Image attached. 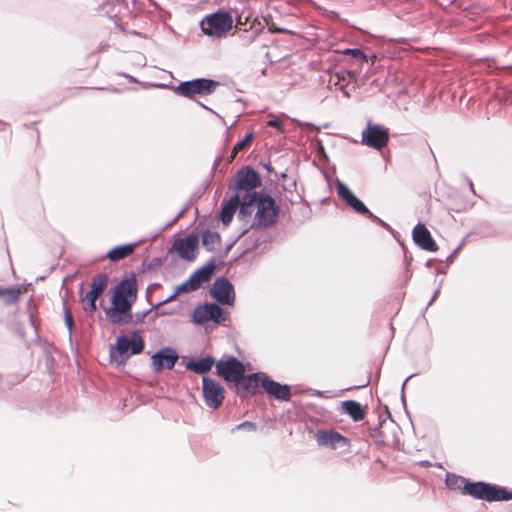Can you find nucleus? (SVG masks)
I'll list each match as a JSON object with an SVG mask.
<instances>
[{
    "label": "nucleus",
    "mask_w": 512,
    "mask_h": 512,
    "mask_svg": "<svg viewBox=\"0 0 512 512\" xmlns=\"http://www.w3.org/2000/svg\"><path fill=\"white\" fill-rule=\"evenodd\" d=\"M256 207L257 211L255 213V226L258 229H265L276 223L279 207L271 195L266 193H258ZM253 226L254 224L244 228L237 236V238L227 247V250H229L235 244V242L243 235H245Z\"/></svg>",
    "instance_id": "nucleus-1"
},
{
    "label": "nucleus",
    "mask_w": 512,
    "mask_h": 512,
    "mask_svg": "<svg viewBox=\"0 0 512 512\" xmlns=\"http://www.w3.org/2000/svg\"><path fill=\"white\" fill-rule=\"evenodd\" d=\"M462 490L464 494L488 502L508 501L512 499V491L483 481L466 482Z\"/></svg>",
    "instance_id": "nucleus-2"
},
{
    "label": "nucleus",
    "mask_w": 512,
    "mask_h": 512,
    "mask_svg": "<svg viewBox=\"0 0 512 512\" xmlns=\"http://www.w3.org/2000/svg\"><path fill=\"white\" fill-rule=\"evenodd\" d=\"M200 27L207 36L220 39L232 29L233 18L229 12L218 10L206 15L200 21Z\"/></svg>",
    "instance_id": "nucleus-3"
},
{
    "label": "nucleus",
    "mask_w": 512,
    "mask_h": 512,
    "mask_svg": "<svg viewBox=\"0 0 512 512\" xmlns=\"http://www.w3.org/2000/svg\"><path fill=\"white\" fill-rule=\"evenodd\" d=\"M219 82L208 78H195L192 80L182 81L173 87V91L177 96L195 100L197 96H209L213 94Z\"/></svg>",
    "instance_id": "nucleus-4"
},
{
    "label": "nucleus",
    "mask_w": 512,
    "mask_h": 512,
    "mask_svg": "<svg viewBox=\"0 0 512 512\" xmlns=\"http://www.w3.org/2000/svg\"><path fill=\"white\" fill-rule=\"evenodd\" d=\"M144 346H145V344H144V340H143L142 336L136 331L132 332L131 337H129L127 335H120L117 337L116 344H115V348H116V351H117L120 359L118 360V357L114 353V350H113L114 348L111 347V349H110L111 360L113 362H116L117 364H123L125 362V360L128 358V355L124 356V354H126V352L129 349L131 350L132 355H136L143 351Z\"/></svg>",
    "instance_id": "nucleus-5"
},
{
    "label": "nucleus",
    "mask_w": 512,
    "mask_h": 512,
    "mask_svg": "<svg viewBox=\"0 0 512 512\" xmlns=\"http://www.w3.org/2000/svg\"><path fill=\"white\" fill-rule=\"evenodd\" d=\"M217 267L215 258H211L204 266L197 269L186 281L177 286V292L198 290L204 283L212 278Z\"/></svg>",
    "instance_id": "nucleus-6"
},
{
    "label": "nucleus",
    "mask_w": 512,
    "mask_h": 512,
    "mask_svg": "<svg viewBox=\"0 0 512 512\" xmlns=\"http://www.w3.org/2000/svg\"><path fill=\"white\" fill-rule=\"evenodd\" d=\"M244 373V364L232 355H224L216 362V374L227 382H239Z\"/></svg>",
    "instance_id": "nucleus-7"
},
{
    "label": "nucleus",
    "mask_w": 512,
    "mask_h": 512,
    "mask_svg": "<svg viewBox=\"0 0 512 512\" xmlns=\"http://www.w3.org/2000/svg\"><path fill=\"white\" fill-rule=\"evenodd\" d=\"M261 186V178L259 174L250 166L239 169L234 181L229 183L228 189L232 191H245L251 193L257 187Z\"/></svg>",
    "instance_id": "nucleus-8"
},
{
    "label": "nucleus",
    "mask_w": 512,
    "mask_h": 512,
    "mask_svg": "<svg viewBox=\"0 0 512 512\" xmlns=\"http://www.w3.org/2000/svg\"><path fill=\"white\" fill-rule=\"evenodd\" d=\"M202 394L205 404L209 408L217 409L223 403L225 389L216 380L205 376L202 379Z\"/></svg>",
    "instance_id": "nucleus-9"
},
{
    "label": "nucleus",
    "mask_w": 512,
    "mask_h": 512,
    "mask_svg": "<svg viewBox=\"0 0 512 512\" xmlns=\"http://www.w3.org/2000/svg\"><path fill=\"white\" fill-rule=\"evenodd\" d=\"M389 141L387 128L368 122L365 130L362 131V143L376 150H381Z\"/></svg>",
    "instance_id": "nucleus-10"
},
{
    "label": "nucleus",
    "mask_w": 512,
    "mask_h": 512,
    "mask_svg": "<svg viewBox=\"0 0 512 512\" xmlns=\"http://www.w3.org/2000/svg\"><path fill=\"white\" fill-rule=\"evenodd\" d=\"M192 320L199 325L209 321L220 324L225 321V316L223 309L218 304L211 302L197 306L193 311Z\"/></svg>",
    "instance_id": "nucleus-11"
},
{
    "label": "nucleus",
    "mask_w": 512,
    "mask_h": 512,
    "mask_svg": "<svg viewBox=\"0 0 512 512\" xmlns=\"http://www.w3.org/2000/svg\"><path fill=\"white\" fill-rule=\"evenodd\" d=\"M335 187L338 196L355 212L367 215L370 219H378L345 183L337 181Z\"/></svg>",
    "instance_id": "nucleus-12"
},
{
    "label": "nucleus",
    "mask_w": 512,
    "mask_h": 512,
    "mask_svg": "<svg viewBox=\"0 0 512 512\" xmlns=\"http://www.w3.org/2000/svg\"><path fill=\"white\" fill-rule=\"evenodd\" d=\"M212 298L221 305H233L235 301V291L232 283L226 277H217L210 289Z\"/></svg>",
    "instance_id": "nucleus-13"
},
{
    "label": "nucleus",
    "mask_w": 512,
    "mask_h": 512,
    "mask_svg": "<svg viewBox=\"0 0 512 512\" xmlns=\"http://www.w3.org/2000/svg\"><path fill=\"white\" fill-rule=\"evenodd\" d=\"M199 237L196 233H190L188 236L176 239L169 251H176L180 258L193 261L196 257L195 249L198 247Z\"/></svg>",
    "instance_id": "nucleus-14"
},
{
    "label": "nucleus",
    "mask_w": 512,
    "mask_h": 512,
    "mask_svg": "<svg viewBox=\"0 0 512 512\" xmlns=\"http://www.w3.org/2000/svg\"><path fill=\"white\" fill-rule=\"evenodd\" d=\"M138 293L137 280L134 273L123 278L114 287L111 300H132L136 301Z\"/></svg>",
    "instance_id": "nucleus-15"
},
{
    "label": "nucleus",
    "mask_w": 512,
    "mask_h": 512,
    "mask_svg": "<svg viewBox=\"0 0 512 512\" xmlns=\"http://www.w3.org/2000/svg\"><path fill=\"white\" fill-rule=\"evenodd\" d=\"M179 356L172 348L165 347L158 350L151 357V362L154 371L159 372L163 368L172 369L175 366Z\"/></svg>",
    "instance_id": "nucleus-16"
},
{
    "label": "nucleus",
    "mask_w": 512,
    "mask_h": 512,
    "mask_svg": "<svg viewBox=\"0 0 512 512\" xmlns=\"http://www.w3.org/2000/svg\"><path fill=\"white\" fill-rule=\"evenodd\" d=\"M261 386L271 397L277 400H290L291 392L289 386L274 381L266 374H262Z\"/></svg>",
    "instance_id": "nucleus-17"
},
{
    "label": "nucleus",
    "mask_w": 512,
    "mask_h": 512,
    "mask_svg": "<svg viewBox=\"0 0 512 512\" xmlns=\"http://www.w3.org/2000/svg\"><path fill=\"white\" fill-rule=\"evenodd\" d=\"M316 441L319 446L331 449L346 447L349 444L346 437L333 430H318L316 433Z\"/></svg>",
    "instance_id": "nucleus-18"
},
{
    "label": "nucleus",
    "mask_w": 512,
    "mask_h": 512,
    "mask_svg": "<svg viewBox=\"0 0 512 512\" xmlns=\"http://www.w3.org/2000/svg\"><path fill=\"white\" fill-rule=\"evenodd\" d=\"M263 373H252L249 375L243 374V378L239 380V382H234L237 387V393L240 398L245 399L249 395H254L261 384Z\"/></svg>",
    "instance_id": "nucleus-19"
},
{
    "label": "nucleus",
    "mask_w": 512,
    "mask_h": 512,
    "mask_svg": "<svg viewBox=\"0 0 512 512\" xmlns=\"http://www.w3.org/2000/svg\"><path fill=\"white\" fill-rule=\"evenodd\" d=\"M412 238L415 244L425 251L435 252L438 250V246L432 238L430 231L422 223H418L414 227Z\"/></svg>",
    "instance_id": "nucleus-20"
},
{
    "label": "nucleus",
    "mask_w": 512,
    "mask_h": 512,
    "mask_svg": "<svg viewBox=\"0 0 512 512\" xmlns=\"http://www.w3.org/2000/svg\"><path fill=\"white\" fill-rule=\"evenodd\" d=\"M258 192L253 191L251 193H246L242 200L239 199V212L238 219L240 221H246L247 218H250L253 213V207L256 205Z\"/></svg>",
    "instance_id": "nucleus-21"
},
{
    "label": "nucleus",
    "mask_w": 512,
    "mask_h": 512,
    "mask_svg": "<svg viewBox=\"0 0 512 512\" xmlns=\"http://www.w3.org/2000/svg\"><path fill=\"white\" fill-rule=\"evenodd\" d=\"M239 206V194H234L228 201L223 203L221 211L219 213V219L224 225H228L238 209Z\"/></svg>",
    "instance_id": "nucleus-22"
},
{
    "label": "nucleus",
    "mask_w": 512,
    "mask_h": 512,
    "mask_svg": "<svg viewBox=\"0 0 512 512\" xmlns=\"http://www.w3.org/2000/svg\"><path fill=\"white\" fill-rule=\"evenodd\" d=\"M215 364V359L207 355L200 360H190L186 363V369L192 371L196 374L203 375L208 373L213 365Z\"/></svg>",
    "instance_id": "nucleus-23"
},
{
    "label": "nucleus",
    "mask_w": 512,
    "mask_h": 512,
    "mask_svg": "<svg viewBox=\"0 0 512 512\" xmlns=\"http://www.w3.org/2000/svg\"><path fill=\"white\" fill-rule=\"evenodd\" d=\"M105 316L107 321L112 325H123L131 323V320H128V317L115 302H111V306L105 309Z\"/></svg>",
    "instance_id": "nucleus-24"
},
{
    "label": "nucleus",
    "mask_w": 512,
    "mask_h": 512,
    "mask_svg": "<svg viewBox=\"0 0 512 512\" xmlns=\"http://www.w3.org/2000/svg\"><path fill=\"white\" fill-rule=\"evenodd\" d=\"M137 244L138 243L136 242L115 246L107 252L106 257L110 261H118L124 259L134 252Z\"/></svg>",
    "instance_id": "nucleus-25"
},
{
    "label": "nucleus",
    "mask_w": 512,
    "mask_h": 512,
    "mask_svg": "<svg viewBox=\"0 0 512 512\" xmlns=\"http://www.w3.org/2000/svg\"><path fill=\"white\" fill-rule=\"evenodd\" d=\"M342 410L349 415L353 421H361L365 417V410L362 405L354 400H346L342 402Z\"/></svg>",
    "instance_id": "nucleus-26"
},
{
    "label": "nucleus",
    "mask_w": 512,
    "mask_h": 512,
    "mask_svg": "<svg viewBox=\"0 0 512 512\" xmlns=\"http://www.w3.org/2000/svg\"><path fill=\"white\" fill-rule=\"evenodd\" d=\"M108 275L106 273H98L92 277L90 283V289L94 290L98 295H102L108 285Z\"/></svg>",
    "instance_id": "nucleus-27"
},
{
    "label": "nucleus",
    "mask_w": 512,
    "mask_h": 512,
    "mask_svg": "<svg viewBox=\"0 0 512 512\" xmlns=\"http://www.w3.org/2000/svg\"><path fill=\"white\" fill-rule=\"evenodd\" d=\"M221 241V236L218 232L205 230L202 234V245L203 247L211 252L214 250V246L219 244Z\"/></svg>",
    "instance_id": "nucleus-28"
},
{
    "label": "nucleus",
    "mask_w": 512,
    "mask_h": 512,
    "mask_svg": "<svg viewBox=\"0 0 512 512\" xmlns=\"http://www.w3.org/2000/svg\"><path fill=\"white\" fill-rule=\"evenodd\" d=\"M20 296V290L14 288H2L0 287V297H3L4 302L8 305L14 304L18 301Z\"/></svg>",
    "instance_id": "nucleus-29"
},
{
    "label": "nucleus",
    "mask_w": 512,
    "mask_h": 512,
    "mask_svg": "<svg viewBox=\"0 0 512 512\" xmlns=\"http://www.w3.org/2000/svg\"><path fill=\"white\" fill-rule=\"evenodd\" d=\"M253 137H254V133L252 131H250L249 133H247L245 135V137L242 140L238 141L232 149L231 158L233 159L239 151H241V150L245 149L247 146H249L253 140Z\"/></svg>",
    "instance_id": "nucleus-30"
},
{
    "label": "nucleus",
    "mask_w": 512,
    "mask_h": 512,
    "mask_svg": "<svg viewBox=\"0 0 512 512\" xmlns=\"http://www.w3.org/2000/svg\"><path fill=\"white\" fill-rule=\"evenodd\" d=\"M466 482L469 481L462 476H458L452 473H448L446 476V485L450 489L461 488V484H465Z\"/></svg>",
    "instance_id": "nucleus-31"
},
{
    "label": "nucleus",
    "mask_w": 512,
    "mask_h": 512,
    "mask_svg": "<svg viewBox=\"0 0 512 512\" xmlns=\"http://www.w3.org/2000/svg\"><path fill=\"white\" fill-rule=\"evenodd\" d=\"M111 302H115L120 309L124 312V314L128 317V320H131L133 322V313H132V306L135 303V301L132 300H111Z\"/></svg>",
    "instance_id": "nucleus-32"
},
{
    "label": "nucleus",
    "mask_w": 512,
    "mask_h": 512,
    "mask_svg": "<svg viewBox=\"0 0 512 512\" xmlns=\"http://www.w3.org/2000/svg\"><path fill=\"white\" fill-rule=\"evenodd\" d=\"M63 312H64L65 325L69 332V339H71L74 322H73V318L71 316L70 310L67 306L66 300H63Z\"/></svg>",
    "instance_id": "nucleus-33"
},
{
    "label": "nucleus",
    "mask_w": 512,
    "mask_h": 512,
    "mask_svg": "<svg viewBox=\"0 0 512 512\" xmlns=\"http://www.w3.org/2000/svg\"><path fill=\"white\" fill-rule=\"evenodd\" d=\"M344 55H350L353 58L367 62L368 56L359 48H346L342 51Z\"/></svg>",
    "instance_id": "nucleus-34"
},
{
    "label": "nucleus",
    "mask_w": 512,
    "mask_h": 512,
    "mask_svg": "<svg viewBox=\"0 0 512 512\" xmlns=\"http://www.w3.org/2000/svg\"><path fill=\"white\" fill-rule=\"evenodd\" d=\"M154 309L155 308H153V305H152L149 309L135 312L133 314V322L136 324L142 322L144 320V318Z\"/></svg>",
    "instance_id": "nucleus-35"
},
{
    "label": "nucleus",
    "mask_w": 512,
    "mask_h": 512,
    "mask_svg": "<svg viewBox=\"0 0 512 512\" xmlns=\"http://www.w3.org/2000/svg\"><path fill=\"white\" fill-rule=\"evenodd\" d=\"M256 424L252 421H244L240 424H238L237 426H235V428H233V431L235 430H248V431H255L256 430Z\"/></svg>",
    "instance_id": "nucleus-36"
},
{
    "label": "nucleus",
    "mask_w": 512,
    "mask_h": 512,
    "mask_svg": "<svg viewBox=\"0 0 512 512\" xmlns=\"http://www.w3.org/2000/svg\"><path fill=\"white\" fill-rule=\"evenodd\" d=\"M180 293L181 292H177V288H176L175 291L170 296H168L166 299L154 304L153 308H157V309L160 308L162 305L174 300L177 297V295Z\"/></svg>",
    "instance_id": "nucleus-37"
},
{
    "label": "nucleus",
    "mask_w": 512,
    "mask_h": 512,
    "mask_svg": "<svg viewBox=\"0 0 512 512\" xmlns=\"http://www.w3.org/2000/svg\"><path fill=\"white\" fill-rule=\"evenodd\" d=\"M267 126L276 128L278 130H282L283 123H282V121L279 118L272 117L270 120H268Z\"/></svg>",
    "instance_id": "nucleus-38"
},
{
    "label": "nucleus",
    "mask_w": 512,
    "mask_h": 512,
    "mask_svg": "<svg viewBox=\"0 0 512 512\" xmlns=\"http://www.w3.org/2000/svg\"><path fill=\"white\" fill-rule=\"evenodd\" d=\"M99 296H100V295H98L97 293H95V292H94V290H91V289H90V290L86 293V295H85L84 297H82V298H81V301H84V300H86V301H92V302H93V301H97V299H98V297H99Z\"/></svg>",
    "instance_id": "nucleus-39"
},
{
    "label": "nucleus",
    "mask_w": 512,
    "mask_h": 512,
    "mask_svg": "<svg viewBox=\"0 0 512 512\" xmlns=\"http://www.w3.org/2000/svg\"><path fill=\"white\" fill-rule=\"evenodd\" d=\"M299 127H308V128H311V129H314V130H319L320 128L319 127H316L314 124L312 123H309V122H306V123H302L300 122L299 120H293Z\"/></svg>",
    "instance_id": "nucleus-40"
},
{
    "label": "nucleus",
    "mask_w": 512,
    "mask_h": 512,
    "mask_svg": "<svg viewBox=\"0 0 512 512\" xmlns=\"http://www.w3.org/2000/svg\"><path fill=\"white\" fill-rule=\"evenodd\" d=\"M97 309V306H96V301H87V307L85 308L86 311L88 312H95Z\"/></svg>",
    "instance_id": "nucleus-41"
},
{
    "label": "nucleus",
    "mask_w": 512,
    "mask_h": 512,
    "mask_svg": "<svg viewBox=\"0 0 512 512\" xmlns=\"http://www.w3.org/2000/svg\"><path fill=\"white\" fill-rule=\"evenodd\" d=\"M439 290H440V286H439V287L436 289V291L434 292V294H433V296H432L431 300L428 302V306H430V305L435 301V299L437 298V295H438V293H439Z\"/></svg>",
    "instance_id": "nucleus-42"
},
{
    "label": "nucleus",
    "mask_w": 512,
    "mask_h": 512,
    "mask_svg": "<svg viewBox=\"0 0 512 512\" xmlns=\"http://www.w3.org/2000/svg\"><path fill=\"white\" fill-rule=\"evenodd\" d=\"M414 376H415V374H411V375H409V376L404 380V382H403V384H402V391L404 390L405 385H406V383L408 382V380H410V379H411L412 377H414Z\"/></svg>",
    "instance_id": "nucleus-43"
},
{
    "label": "nucleus",
    "mask_w": 512,
    "mask_h": 512,
    "mask_svg": "<svg viewBox=\"0 0 512 512\" xmlns=\"http://www.w3.org/2000/svg\"><path fill=\"white\" fill-rule=\"evenodd\" d=\"M220 161H221V157H217L215 160H214V163H213V169H216L217 166L220 164Z\"/></svg>",
    "instance_id": "nucleus-44"
},
{
    "label": "nucleus",
    "mask_w": 512,
    "mask_h": 512,
    "mask_svg": "<svg viewBox=\"0 0 512 512\" xmlns=\"http://www.w3.org/2000/svg\"><path fill=\"white\" fill-rule=\"evenodd\" d=\"M372 220L381 224L383 227L387 226V224L383 220H381L379 217H378V219H372Z\"/></svg>",
    "instance_id": "nucleus-45"
},
{
    "label": "nucleus",
    "mask_w": 512,
    "mask_h": 512,
    "mask_svg": "<svg viewBox=\"0 0 512 512\" xmlns=\"http://www.w3.org/2000/svg\"><path fill=\"white\" fill-rule=\"evenodd\" d=\"M172 311H161V312H156L155 313V316H158V315H165V314H171Z\"/></svg>",
    "instance_id": "nucleus-46"
},
{
    "label": "nucleus",
    "mask_w": 512,
    "mask_h": 512,
    "mask_svg": "<svg viewBox=\"0 0 512 512\" xmlns=\"http://www.w3.org/2000/svg\"><path fill=\"white\" fill-rule=\"evenodd\" d=\"M123 76L129 78L131 82H137V80L133 76H130V75H127V74H123Z\"/></svg>",
    "instance_id": "nucleus-47"
},
{
    "label": "nucleus",
    "mask_w": 512,
    "mask_h": 512,
    "mask_svg": "<svg viewBox=\"0 0 512 512\" xmlns=\"http://www.w3.org/2000/svg\"><path fill=\"white\" fill-rule=\"evenodd\" d=\"M264 168L268 171V172H271L272 171V167L271 165L268 163V164H264Z\"/></svg>",
    "instance_id": "nucleus-48"
},
{
    "label": "nucleus",
    "mask_w": 512,
    "mask_h": 512,
    "mask_svg": "<svg viewBox=\"0 0 512 512\" xmlns=\"http://www.w3.org/2000/svg\"><path fill=\"white\" fill-rule=\"evenodd\" d=\"M200 105H201L204 109H206V110H208V111H210V112L214 113V111H213L212 109L208 108V107H207V106H205L203 103H200Z\"/></svg>",
    "instance_id": "nucleus-49"
},
{
    "label": "nucleus",
    "mask_w": 512,
    "mask_h": 512,
    "mask_svg": "<svg viewBox=\"0 0 512 512\" xmlns=\"http://www.w3.org/2000/svg\"><path fill=\"white\" fill-rule=\"evenodd\" d=\"M368 384H369V381H367L366 383H364V384H362V385H359V386H357V387H358V388H362V387L367 386Z\"/></svg>",
    "instance_id": "nucleus-50"
},
{
    "label": "nucleus",
    "mask_w": 512,
    "mask_h": 512,
    "mask_svg": "<svg viewBox=\"0 0 512 512\" xmlns=\"http://www.w3.org/2000/svg\"><path fill=\"white\" fill-rule=\"evenodd\" d=\"M469 185H470V186H469V189H471V191H473V192H474V189H473V184H472V182H470V183H469Z\"/></svg>",
    "instance_id": "nucleus-51"
},
{
    "label": "nucleus",
    "mask_w": 512,
    "mask_h": 512,
    "mask_svg": "<svg viewBox=\"0 0 512 512\" xmlns=\"http://www.w3.org/2000/svg\"><path fill=\"white\" fill-rule=\"evenodd\" d=\"M182 215V211L178 213L174 220H177Z\"/></svg>",
    "instance_id": "nucleus-52"
},
{
    "label": "nucleus",
    "mask_w": 512,
    "mask_h": 512,
    "mask_svg": "<svg viewBox=\"0 0 512 512\" xmlns=\"http://www.w3.org/2000/svg\"><path fill=\"white\" fill-rule=\"evenodd\" d=\"M344 94L346 97H349V93H347L346 91H344Z\"/></svg>",
    "instance_id": "nucleus-53"
}]
</instances>
